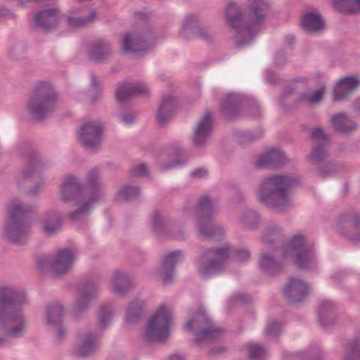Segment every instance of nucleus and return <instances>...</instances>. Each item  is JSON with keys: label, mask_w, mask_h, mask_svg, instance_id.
<instances>
[{"label": "nucleus", "mask_w": 360, "mask_h": 360, "mask_svg": "<svg viewBox=\"0 0 360 360\" xmlns=\"http://www.w3.org/2000/svg\"><path fill=\"white\" fill-rule=\"evenodd\" d=\"M286 162L284 154L278 149L272 148L261 156L255 163L257 168L276 169Z\"/></svg>", "instance_id": "4be33fe9"}, {"label": "nucleus", "mask_w": 360, "mask_h": 360, "mask_svg": "<svg viewBox=\"0 0 360 360\" xmlns=\"http://www.w3.org/2000/svg\"><path fill=\"white\" fill-rule=\"evenodd\" d=\"M60 199L64 202H68V176L63 179L60 185Z\"/></svg>", "instance_id": "e2e57ef3"}, {"label": "nucleus", "mask_w": 360, "mask_h": 360, "mask_svg": "<svg viewBox=\"0 0 360 360\" xmlns=\"http://www.w3.org/2000/svg\"><path fill=\"white\" fill-rule=\"evenodd\" d=\"M301 25L307 32H315L323 28L324 23L321 16L316 13H306L301 20Z\"/></svg>", "instance_id": "72a5a7b5"}, {"label": "nucleus", "mask_w": 360, "mask_h": 360, "mask_svg": "<svg viewBox=\"0 0 360 360\" xmlns=\"http://www.w3.org/2000/svg\"><path fill=\"white\" fill-rule=\"evenodd\" d=\"M325 86L321 85L318 89L314 90L307 94L303 95V99L310 105H314L319 103L324 94Z\"/></svg>", "instance_id": "3c124183"}, {"label": "nucleus", "mask_w": 360, "mask_h": 360, "mask_svg": "<svg viewBox=\"0 0 360 360\" xmlns=\"http://www.w3.org/2000/svg\"><path fill=\"white\" fill-rule=\"evenodd\" d=\"M140 188L137 186L126 185L121 188L119 195L124 200H133L140 195Z\"/></svg>", "instance_id": "de8ad7c7"}, {"label": "nucleus", "mask_w": 360, "mask_h": 360, "mask_svg": "<svg viewBox=\"0 0 360 360\" xmlns=\"http://www.w3.org/2000/svg\"><path fill=\"white\" fill-rule=\"evenodd\" d=\"M97 280H87L79 288V295L74 307L75 317H79L88 307L91 300L96 296L98 291Z\"/></svg>", "instance_id": "dca6fc26"}, {"label": "nucleus", "mask_w": 360, "mask_h": 360, "mask_svg": "<svg viewBox=\"0 0 360 360\" xmlns=\"http://www.w3.org/2000/svg\"><path fill=\"white\" fill-rule=\"evenodd\" d=\"M60 12L56 8H47L39 11L35 16L37 25L48 30L55 27L59 22Z\"/></svg>", "instance_id": "bb28decb"}, {"label": "nucleus", "mask_w": 360, "mask_h": 360, "mask_svg": "<svg viewBox=\"0 0 360 360\" xmlns=\"http://www.w3.org/2000/svg\"><path fill=\"white\" fill-rule=\"evenodd\" d=\"M238 139L236 140V143L240 147H246L250 145L251 143L255 141L257 136H237Z\"/></svg>", "instance_id": "052dcab7"}, {"label": "nucleus", "mask_w": 360, "mask_h": 360, "mask_svg": "<svg viewBox=\"0 0 360 360\" xmlns=\"http://www.w3.org/2000/svg\"><path fill=\"white\" fill-rule=\"evenodd\" d=\"M302 128L304 129L303 132L309 133V135H324L323 130L321 127H316L313 129H308L306 125H303Z\"/></svg>", "instance_id": "69168bd1"}, {"label": "nucleus", "mask_w": 360, "mask_h": 360, "mask_svg": "<svg viewBox=\"0 0 360 360\" xmlns=\"http://www.w3.org/2000/svg\"><path fill=\"white\" fill-rule=\"evenodd\" d=\"M330 123L336 131L341 133L354 132L357 127V124L349 120L348 115L343 112L332 115Z\"/></svg>", "instance_id": "c85d7f7f"}, {"label": "nucleus", "mask_w": 360, "mask_h": 360, "mask_svg": "<svg viewBox=\"0 0 360 360\" xmlns=\"http://www.w3.org/2000/svg\"><path fill=\"white\" fill-rule=\"evenodd\" d=\"M20 155L27 158L30 166L22 170L18 178L17 182L19 186L22 181L34 176L36 168L39 166V155L37 150L30 143H24L19 147Z\"/></svg>", "instance_id": "f3484780"}, {"label": "nucleus", "mask_w": 360, "mask_h": 360, "mask_svg": "<svg viewBox=\"0 0 360 360\" xmlns=\"http://www.w3.org/2000/svg\"><path fill=\"white\" fill-rule=\"evenodd\" d=\"M315 143L314 148L308 155L309 161L313 165H319L328 158V146L330 136H311Z\"/></svg>", "instance_id": "412c9836"}, {"label": "nucleus", "mask_w": 360, "mask_h": 360, "mask_svg": "<svg viewBox=\"0 0 360 360\" xmlns=\"http://www.w3.org/2000/svg\"><path fill=\"white\" fill-rule=\"evenodd\" d=\"M186 160H176L174 161H170L169 163H163L161 161H158V164L161 171H165L172 168H174L178 165H182L186 163Z\"/></svg>", "instance_id": "6e6d98bb"}, {"label": "nucleus", "mask_w": 360, "mask_h": 360, "mask_svg": "<svg viewBox=\"0 0 360 360\" xmlns=\"http://www.w3.org/2000/svg\"><path fill=\"white\" fill-rule=\"evenodd\" d=\"M151 224L154 232L158 235H167V224L163 215L159 211H155L151 216Z\"/></svg>", "instance_id": "58836bf2"}, {"label": "nucleus", "mask_w": 360, "mask_h": 360, "mask_svg": "<svg viewBox=\"0 0 360 360\" xmlns=\"http://www.w3.org/2000/svg\"><path fill=\"white\" fill-rule=\"evenodd\" d=\"M32 212V205L19 199H13L8 202L3 231L8 241L15 245L26 243L32 233L30 214Z\"/></svg>", "instance_id": "423d86ee"}, {"label": "nucleus", "mask_w": 360, "mask_h": 360, "mask_svg": "<svg viewBox=\"0 0 360 360\" xmlns=\"http://www.w3.org/2000/svg\"><path fill=\"white\" fill-rule=\"evenodd\" d=\"M268 9L267 0H252L250 16L245 20L236 4L231 3L227 6L225 15L230 26L237 32L238 46L250 44L259 33Z\"/></svg>", "instance_id": "20e7f679"}, {"label": "nucleus", "mask_w": 360, "mask_h": 360, "mask_svg": "<svg viewBox=\"0 0 360 360\" xmlns=\"http://www.w3.org/2000/svg\"><path fill=\"white\" fill-rule=\"evenodd\" d=\"M240 221L243 228L254 229L259 222V217L255 211L246 210L241 214Z\"/></svg>", "instance_id": "79ce46f5"}, {"label": "nucleus", "mask_w": 360, "mask_h": 360, "mask_svg": "<svg viewBox=\"0 0 360 360\" xmlns=\"http://www.w3.org/2000/svg\"><path fill=\"white\" fill-rule=\"evenodd\" d=\"M60 103V96L51 82H36L25 103V110L37 121H42L54 113Z\"/></svg>", "instance_id": "0eeeda50"}, {"label": "nucleus", "mask_w": 360, "mask_h": 360, "mask_svg": "<svg viewBox=\"0 0 360 360\" xmlns=\"http://www.w3.org/2000/svg\"><path fill=\"white\" fill-rule=\"evenodd\" d=\"M96 17V11H93L89 15L88 18H72L69 17V30L71 27H82L86 23L91 22Z\"/></svg>", "instance_id": "603ef678"}, {"label": "nucleus", "mask_w": 360, "mask_h": 360, "mask_svg": "<svg viewBox=\"0 0 360 360\" xmlns=\"http://www.w3.org/2000/svg\"><path fill=\"white\" fill-rule=\"evenodd\" d=\"M148 92L149 88L144 83H127L117 86L115 96L119 103H124L131 96H145Z\"/></svg>", "instance_id": "aec40b11"}, {"label": "nucleus", "mask_w": 360, "mask_h": 360, "mask_svg": "<svg viewBox=\"0 0 360 360\" xmlns=\"http://www.w3.org/2000/svg\"><path fill=\"white\" fill-rule=\"evenodd\" d=\"M298 184L296 178L287 175H272L263 181L259 200L271 210L283 214L292 207L290 189Z\"/></svg>", "instance_id": "39448f33"}, {"label": "nucleus", "mask_w": 360, "mask_h": 360, "mask_svg": "<svg viewBox=\"0 0 360 360\" xmlns=\"http://www.w3.org/2000/svg\"><path fill=\"white\" fill-rule=\"evenodd\" d=\"M37 264L42 272L60 277L68 271V248H60L54 254H41L37 257Z\"/></svg>", "instance_id": "ddd939ff"}, {"label": "nucleus", "mask_w": 360, "mask_h": 360, "mask_svg": "<svg viewBox=\"0 0 360 360\" xmlns=\"http://www.w3.org/2000/svg\"><path fill=\"white\" fill-rule=\"evenodd\" d=\"M240 102V96L238 94L235 93L226 94L222 103V109L224 115L229 117L234 116L238 111Z\"/></svg>", "instance_id": "c9c22d12"}, {"label": "nucleus", "mask_w": 360, "mask_h": 360, "mask_svg": "<svg viewBox=\"0 0 360 360\" xmlns=\"http://www.w3.org/2000/svg\"><path fill=\"white\" fill-rule=\"evenodd\" d=\"M208 137L209 136H193L192 143L195 146L202 148L208 143Z\"/></svg>", "instance_id": "680f3d73"}, {"label": "nucleus", "mask_w": 360, "mask_h": 360, "mask_svg": "<svg viewBox=\"0 0 360 360\" xmlns=\"http://www.w3.org/2000/svg\"><path fill=\"white\" fill-rule=\"evenodd\" d=\"M172 321L171 314L166 306H160L149 319L144 331L147 342H160L166 338Z\"/></svg>", "instance_id": "f8f14e48"}, {"label": "nucleus", "mask_w": 360, "mask_h": 360, "mask_svg": "<svg viewBox=\"0 0 360 360\" xmlns=\"http://www.w3.org/2000/svg\"><path fill=\"white\" fill-rule=\"evenodd\" d=\"M275 63L278 65H281L284 63V62L286 60V58L284 56V53H279L276 55L275 57Z\"/></svg>", "instance_id": "338daca9"}, {"label": "nucleus", "mask_w": 360, "mask_h": 360, "mask_svg": "<svg viewBox=\"0 0 360 360\" xmlns=\"http://www.w3.org/2000/svg\"><path fill=\"white\" fill-rule=\"evenodd\" d=\"M360 84V78L346 77L337 83L333 90L334 99L341 101L352 94Z\"/></svg>", "instance_id": "5701e85b"}, {"label": "nucleus", "mask_w": 360, "mask_h": 360, "mask_svg": "<svg viewBox=\"0 0 360 360\" xmlns=\"http://www.w3.org/2000/svg\"><path fill=\"white\" fill-rule=\"evenodd\" d=\"M81 131L82 135H101L104 131V127L99 121H91L84 124Z\"/></svg>", "instance_id": "c03bdc74"}, {"label": "nucleus", "mask_w": 360, "mask_h": 360, "mask_svg": "<svg viewBox=\"0 0 360 360\" xmlns=\"http://www.w3.org/2000/svg\"><path fill=\"white\" fill-rule=\"evenodd\" d=\"M343 360H360V343L357 340L347 343Z\"/></svg>", "instance_id": "49530a36"}, {"label": "nucleus", "mask_w": 360, "mask_h": 360, "mask_svg": "<svg viewBox=\"0 0 360 360\" xmlns=\"http://www.w3.org/2000/svg\"><path fill=\"white\" fill-rule=\"evenodd\" d=\"M281 330V325L276 321H272L268 323L266 328V333L267 335L276 338L279 335Z\"/></svg>", "instance_id": "864d4df0"}, {"label": "nucleus", "mask_w": 360, "mask_h": 360, "mask_svg": "<svg viewBox=\"0 0 360 360\" xmlns=\"http://www.w3.org/2000/svg\"><path fill=\"white\" fill-rule=\"evenodd\" d=\"M259 264L262 271L269 275L279 274L283 268L282 262L276 260L267 252H262Z\"/></svg>", "instance_id": "c756f323"}, {"label": "nucleus", "mask_w": 360, "mask_h": 360, "mask_svg": "<svg viewBox=\"0 0 360 360\" xmlns=\"http://www.w3.org/2000/svg\"><path fill=\"white\" fill-rule=\"evenodd\" d=\"M122 44L124 52L141 53L150 49L154 43L153 37L141 30L124 34Z\"/></svg>", "instance_id": "2eb2a0df"}, {"label": "nucleus", "mask_w": 360, "mask_h": 360, "mask_svg": "<svg viewBox=\"0 0 360 360\" xmlns=\"http://www.w3.org/2000/svg\"><path fill=\"white\" fill-rule=\"evenodd\" d=\"M283 294L289 302H300L307 297L308 287L303 281L290 277L283 290Z\"/></svg>", "instance_id": "a211bd4d"}, {"label": "nucleus", "mask_w": 360, "mask_h": 360, "mask_svg": "<svg viewBox=\"0 0 360 360\" xmlns=\"http://www.w3.org/2000/svg\"><path fill=\"white\" fill-rule=\"evenodd\" d=\"M342 237L353 243L360 241V216L356 212L343 213L338 218L334 227Z\"/></svg>", "instance_id": "4468645a"}, {"label": "nucleus", "mask_w": 360, "mask_h": 360, "mask_svg": "<svg viewBox=\"0 0 360 360\" xmlns=\"http://www.w3.org/2000/svg\"><path fill=\"white\" fill-rule=\"evenodd\" d=\"M110 48L108 42L103 40L94 42L91 47L89 56L96 61L102 62L110 54Z\"/></svg>", "instance_id": "f704fd0d"}, {"label": "nucleus", "mask_w": 360, "mask_h": 360, "mask_svg": "<svg viewBox=\"0 0 360 360\" xmlns=\"http://www.w3.org/2000/svg\"><path fill=\"white\" fill-rule=\"evenodd\" d=\"M333 5L342 13L360 12V0H333Z\"/></svg>", "instance_id": "4c0bfd02"}, {"label": "nucleus", "mask_w": 360, "mask_h": 360, "mask_svg": "<svg viewBox=\"0 0 360 360\" xmlns=\"http://www.w3.org/2000/svg\"><path fill=\"white\" fill-rule=\"evenodd\" d=\"M86 183L84 186L77 176L69 174V218L72 221L87 218L99 200L102 182L98 167L88 172Z\"/></svg>", "instance_id": "7ed1b4c3"}, {"label": "nucleus", "mask_w": 360, "mask_h": 360, "mask_svg": "<svg viewBox=\"0 0 360 360\" xmlns=\"http://www.w3.org/2000/svg\"><path fill=\"white\" fill-rule=\"evenodd\" d=\"M262 242L272 250L283 248V256L291 257L300 269L314 270L317 266L314 247L307 243L306 238L302 234L294 235L290 242L285 244L283 229L278 224L271 222L264 230Z\"/></svg>", "instance_id": "f03ea898"}, {"label": "nucleus", "mask_w": 360, "mask_h": 360, "mask_svg": "<svg viewBox=\"0 0 360 360\" xmlns=\"http://www.w3.org/2000/svg\"><path fill=\"white\" fill-rule=\"evenodd\" d=\"M62 225V218L55 211L46 212L41 220L43 232L49 237L56 235L60 230Z\"/></svg>", "instance_id": "b1692460"}, {"label": "nucleus", "mask_w": 360, "mask_h": 360, "mask_svg": "<svg viewBox=\"0 0 360 360\" xmlns=\"http://www.w3.org/2000/svg\"><path fill=\"white\" fill-rule=\"evenodd\" d=\"M166 153L175 156H180L184 154V150L178 145L170 146L166 150Z\"/></svg>", "instance_id": "0e129e2a"}, {"label": "nucleus", "mask_w": 360, "mask_h": 360, "mask_svg": "<svg viewBox=\"0 0 360 360\" xmlns=\"http://www.w3.org/2000/svg\"><path fill=\"white\" fill-rule=\"evenodd\" d=\"M143 303L139 300L132 301L126 312V322L128 323H136L142 315Z\"/></svg>", "instance_id": "e433bc0d"}, {"label": "nucleus", "mask_w": 360, "mask_h": 360, "mask_svg": "<svg viewBox=\"0 0 360 360\" xmlns=\"http://www.w3.org/2000/svg\"><path fill=\"white\" fill-rule=\"evenodd\" d=\"M207 170L204 167H200L191 171L190 176L192 179H202L207 177Z\"/></svg>", "instance_id": "bf43d9fd"}, {"label": "nucleus", "mask_w": 360, "mask_h": 360, "mask_svg": "<svg viewBox=\"0 0 360 360\" xmlns=\"http://www.w3.org/2000/svg\"><path fill=\"white\" fill-rule=\"evenodd\" d=\"M225 246L229 247V257H231L236 260L243 262L250 257V251L245 248H231L229 245Z\"/></svg>", "instance_id": "09e8293b"}, {"label": "nucleus", "mask_w": 360, "mask_h": 360, "mask_svg": "<svg viewBox=\"0 0 360 360\" xmlns=\"http://www.w3.org/2000/svg\"><path fill=\"white\" fill-rule=\"evenodd\" d=\"M342 166L341 164L335 162H329L323 167H320L318 169V173L320 176L325 178L337 173L340 169H342Z\"/></svg>", "instance_id": "8fccbe9b"}, {"label": "nucleus", "mask_w": 360, "mask_h": 360, "mask_svg": "<svg viewBox=\"0 0 360 360\" xmlns=\"http://www.w3.org/2000/svg\"><path fill=\"white\" fill-rule=\"evenodd\" d=\"M185 328L195 335L197 343L215 340L223 333V329L215 326L203 310L195 313Z\"/></svg>", "instance_id": "1a4fd4ad"}, {"label": "nucleus", "mask_w": 360, "mask_h": 360, "mask_svg": "<svg viewBox=\"0 0 360 360\" xmlns=\"http://www.w3.org/2000/svg\"><path fill=\"white\" fill-rule=\"evenodd\" d=\"M183 259V252L181 250H175L165 255L162 259L160 271L164 285L170 284L174 277L175 265Z\"/></svg>", "instance_id": "6ab92c4d"}, {"label": "nucleus", "mask_w": 360, "mask_h": 360, "mask_svg": "<svg viewBox=\"0 0 360 360\" xmlns=\"http://www.w3.org/2000/svg\"><path fill=\"white\" fill-rule=\"evenodd\" d=\"M266 80L269 83L275 82L274 73L270 70H266L264 72Z\"/></svg>", "instance_id": "774afa93"}, {"label": "nucleus", "mask_w": 360, "mask_h": 360, "mask_svg": "<svg viewBox=\"0 0 360 360\" xmlns=\"http://www.w3.org/2000/svg\"><path fill=\"white\" fill-rule=\"evenodd\" d=\"M282 356L283 360H323L324 354L319 347L315 346L296 353L285 351Z\"/></svg>", "instance_id": "cd10ccee"}, {"label": "nucleus", "mask_w": 360, "mask_h": 360, "mask_svg": "<svg viewBox=\"0 0 360 360\" xmlns=\"http://www.w3.org/2000/svg\"><path fill=\"white\" fill-rule=\"evenodd\" d=\"M98 346V338L92 333L85 334L81 345L78 347L77 352L78 355L85 357L93 354Z\"/></svg>", "instance_id": "7c9ffc66"}, {"label": "nucleus", "mask_w": 360, "mask_h": 360, "mask_svg": "<svg viewBox=\"0 0 360 360\" xmlns=\"http://www.w3.org/2000/svg\"><path fill=\"white\" fill-rule=\"evenodd\" d=\"M181 34L184 37H189L190 34L199 36L202 39L207 37L200 26L198 19L194 15L187 16L182 23Z\"/></svg>", "instance_id": "473e14b6"}, {"label": "nucleus", "mask_w": 360, "mask_h": 360, "mask_svg": "<svg viewBox=\"0 0 360 360\" xmlns=\"http://www.w3.org/2000/svg\"><path fill=\"white\" fill-rule=\"evenodd\" d=\"M213 119L210 112H206L197 123L194 129V135H208L212 132Z\"/></svg>", "instance_id": "a19ab883"}, {"label": "nucleus", "mask_w": 360, "mask_h": 360, "mask_svg": "<svg viewBox=\"0 0 360 360\" xmlns=\"http://www.w3.org/2000/svg\"><path fill=\"white\" fill-rule=\"evenodd\" d=\"M112 317L111 307L108 304L102 305L98 314V321L101 328L108 326Z\"/></svg>", "instance_id": "a18cd8bd"}, {"label": "nucleus", "mask_w": 360, "mask_h": 360, "mask_svg": "<svg viewBox=\"0 0 360 360\" xmlns=\"http://www.w3.org/2000/svg\"><path fill=\"white\" fill-rule=\"evenodd\" d=\"M176 104L172 96H165L160 102L156 114L158 123L162 124L169 120L176 111Z\"/></svg>", "instance_id": "393cba45"}, {"label": "nucleus", "mask_w": 360, "mask_h": 360, "mask_svg": "<svg viewBox=\"0 0 360 360\" xmlns=\"http://www.w3.org/2000/svg\"><path fill=\"white\" fill-rule=\"evenodd\" d=\"M228 258V246L207 249L199 260L198 271L200 275L205 278L219 275L223 271L224 262Z\"/></svg>", "instance_id": "9d476101"}, {"label": "nucleus", "mask_w": 360, "mask_h": 360, "mask_svg": "<svg viewBox=\"0 0 360 360\" xmlns=\"http://www.w3.org/2000/svg\"><path fill=\"white\" fill-rule=\"evenodd\" d=\"M251 300V297L245 292H238L233 296L234 303H248Z\"/></svg>", "instance_id": "13d9d810"}, {"label": "nucleus", "mask_w": 360, "mask_h": 360, "mask_svg": "<svg viewBox=\"0 0 360 360\" xmlns=\"http://www.w3.org/2000/svg\"><path fill=\"white\" fill-rule=\"evenodd\" d=\"M216 199L208 195H203L200 197L193 212L197 219L200 235L205 239L220 240L224 235V231L212 221L216 212Z\"/></svg>", "instance_id": "6e6552de"}, {"label": "nucleus", "mask_w": 360, "mask_h": 360, "mask_svg": "<svg viewBox=\"0 0 360 360\" xmlns=\"http://www.w3.org/2000/svg\"><path fill=\"white\" fill-rule=\"evenodd\" d=\"M130 173L134 176H144L148 173V167L146 164L141 163L134 166L131 169Z\"/></svg>", "instance_id": "5fc2aeb1"}, {"label": "nucleus", "mask_w": 360, "mask_h": 360, "mask_svg": "<svg viewBox=\"0 0 360 360\" xmlns=\"http://www.w3.org/2000/svg\"><path fill=\"white\" fill-rule=\"evenodd\" d=\"M111 284L115 293L124 295L131 288L132 283L127 274L117 271L112 277Z\"/></svg>", "instance_id": "2f4dec72"}, {"label": "nucleus", "mask_w": 360, "mask_h": 360, "mask_svg": "<svg viewBox=\"0 0 360 360\" xmlns=\"http://www.w3.org/2000/svg\"><path fill=\"white\" fill-rule=\"evenodd\" d=\"M44 325L53 333V342L60 345L66 339L65 310L63 305L52 303L47 305L44 311Z\"/></svg>", "instance_id": "9b49d317"}, {"label": "nucleus", "mask_w": 360, "mask_h": 360, "mask_svg": "<svg viewBox=\"0 0 360 360\" xmlns=\"http://www.w3.org/2000/svg\"><path fill=\"white\" fill-rule=\"evenodd\" d=\"M319 318L320 326L324 329H328L335 323V309L332 302H321L319 309Z\"/></svg>", "instance_id": "a878e982"}, {"label": "nucleus", "mask_w": 360, "mask_h": 360, "mask_svg": "<svg viewBox=\"0 0 360 360\" xmlns=\"http://www.w3.org/2000/svg\"><path fill=\"white\" fill-rule=\"evenodd\" d=\"M45 181L44 180H41L38 182H36L33 187L29 189L27 192V195L32 196H37L39 194L40 191H42L45 188Z\"/></svg>", "instance_id": "4d7b16f0"}, {"label": "nucleus", "mask_w": 360, "mask_h": 360, "mask_svg": "<svg viewBox=\"0 0 360 360\" xmlns=\"http://www.w3.org/2000/svg\"><path fill=\"white\" fill-rule=\"evenodd\" d=\"M248 356L251 360H264L266 355V349L257 343H248L246 345Z\"/></svg>", "instance_id": "37998d69"}, {"label": "nucleus", "mask_w": 360, "mask_h": 360, "mask_svg": "<svg viewBox=\"0 0 360 360\" xmlns=\"http://www.w3.org/2000/svg\"><path fill=\"white\" fill-rule=\"evenodd\" d=\"M27 304L24 290L13 285H0V328L7 337L18 340L25 335L27 321L22 307Z\"/></svg>", "instance_id": "f257e3e1"}, {"label": "nucleus", "mask_w": 360, "mask_h": 360, "mask_svg": "<svg viewBox=\"0 0 360 360\" xmlns=\"http://www.w3.org/2000/svg\"><path fill=\"white\" fill-rule=\"evenodd\" d=\"M79 143L90 153H96L101 148L102 136H78Z\"/></svg>", "instance_id": "ea45409f"}]
</instances>
